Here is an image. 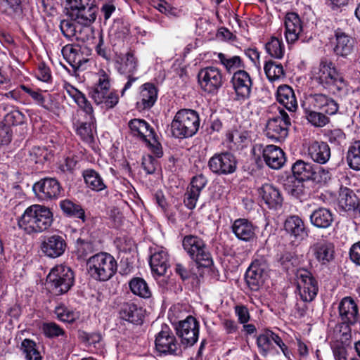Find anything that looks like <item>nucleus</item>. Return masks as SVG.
I'll list each match as a JSON object with an SVG mask.
<instances>
[{
	"label": "nucleus",
	"mask_w": 360,
	"mask_h": 360,
	"mask_svg": "<svg viewBox=\"0 0 360 360\" xmlns=\"http://www.w3.org/2000/svg\"><path fill=\"white\" fill-rule=\"evenodd\" d=\"M285 39L288 44L294 43L302 31L301 20L295 13H288L285 20Z\"/></svg>",
	"instance_id": "nucleus-34"
},
{
	"label": "nucleus",
	"mask_w": 360,
	"mask_h": 360,
	"mask_svg": "<svg viewBox=\"0 0 360 360\" xmlns=\"http://www.w3.org/2000/svg\"><path fill=\"white\" fill-rule=\"evenodd\" d=\"M328 141L334 146H342L346 139V135L340 129H328L325 133Z\"/></svg>",
	"instance_id": "nucleus-55"
},
{
	"label": "nucleus",
	"mask_w": 360,
	"mask_h": 360,
	"mask_svg": "<svg viewBox=\"0 0 360 360\" xmlns=\"http://www.w3.org/2000/svg\"><path fill=\"white\" fill-rule=\"evenodd\" d=\"M200 193L187 187L184 196V203L189 210H193L196 207Z\"/></svg>",
	"instance_id": "nucleus-56"
},
{
	"label": "nucleus",
	"mask_w": 360,
	"mask_h": 360,
	"mask_svg": "<svg viewBox=\"0 0 360 360\" xmlns=\"http://www.w3.org/2000/svg\"><path fill=\"white\" fill-rule=\"evenodd\" d=\"M231 229L235 236L240 240L252 243L257 239V226L247 219H236Z\"/></svg>",
	"instance_id": "nucleus-19"
},
{
	"label": "nucleus",
	"mask_w": 360,
	"mask_h": 360,
	"mask_svg": "<svg viewBox=\"0 0 360 360\" xmlns=\"http://www.w3.org/2000/svg\"><path fill=\"white\" fill-rule=\"evenodd\" d=\"M338 310L339 315L345 323L354 325L358 321V306L352 297H344L339 304Z\"/></svg>",
	"instance_id": "nucleus-24"
},
{
	"label": "nucleus",
	"mask_w": 360,
	"mask_h": 360,
	"mask_svg": "<svg viewBox=\"0 0 360 360\" xmlns=\"http://www.w3.org/2000/svg\"><path fill=\"white\" fill-rule=\"evenodd\" d=\"M208 167L213 173L226 175L236 171L237 161L235 156L231 153H221L215 154L210 159Z\"/></svg>",
	"instance_id": "nucleus-15"
},
{
	"label": "nucleus",
	"mask_w": 360,
	"mask_h": 360,
	"mask_svg": "<svg viewBox=\"0 0 360 360\" xmlns=\"http://www.w3.org/2000/svg\"><path fill=\"white\" fill-rule=\"evenodd\" d=\"M266 164L274 169H278L284 165L285 157L282 149L274 145H268L263 150Z\"/></svg>",
	"instance_id": "nucleus-28"
},
{
	"label": "nucleus",
	"mask_w": 360,
	"mask_h": 360,
	"mask_svg": "<svg viewBox=\"0 0 360 360\" xmlns=\"http://www.w3.org/2000/svg\"><path fill=\"white\" fill-rule=\"evenodd\" d=\"M158 98V89L151 83H146L140 87L139 101L136 103L139 109L146 110L153 107Z\"/></svg>",
	"instance_id": "nucleus-32"
},
{
	"label": "nucleus",
	"mask_w": 360,
	"mask_h": 360,
	"mask_svg": "<svg viewBox=\"0 0 360 360\" xmlns=\"http://www.w3.org/2000/svg\"><path fill=\"white\" fill-rule=\"evenodd\" d=\"M311 251L316 259L322 265L328 264L335 259V246L328 241L316 242L311 247Z\"/></svg>",
	"instance_id": "nucleus-25"
},
{
	"label": "nucleus",
	"mask_w": 360,
	"mask_h": 360,
	"mask_svg": "<svg viewBox=\"0 0 360 360\" xmlns=\"http://www.w3.org/2000/svg\"><path fill=\"white\" fill-rule=\"evenodd\" d=\"M12 139V131L11 127L6 124L0 122V143L6 145L9 143Z\"/></svg>",
	"instance_id": "nucleus-60"
},
{
	"label": "nucleus",
	"mask_w": 360,
	"mask_h": 360,
	"mask_svg": "<svg viewBox=\"0 0 360 360\" xmlns=\"http://www.w3.org/2000/svg\"><path fill=\"white\" fill-rule=\"evenodd\" d=\"M199 127L198 112L191 109H181L176 113L171 123V132L175 138L186 139L195 135Z\"/></svg>",
	"instance_id": "nucleus-7"
},
{
	"label": "nucleus",
	"mask_w": 360,
	"mask_h": 360,
	"mask_svg": "<svg viewBox=\"0 0 360 360\" xmlns=\"http://www.w3.org/2000/svg\"><path fill=\"white\" fill-rule=\"evenodd\" d=\"M231 83L237 100H245L250 96L252 81L248 72L243 70L235 72L231 78Z\"/></svg>",
	"instance_id": "nucleus-18"
},
{
	"label": "nucleus",
	"mask_w": 360,
	"mask_h": 360,
	"mask_svg": "<svg viewBox=\"0 0 360 360\" xmlns=\"http://www.w3.org/2000/svg\"><path fill=\"white\" fill-rule=\"evenodd\" d=\"M129 285L133 294L143 298L150 297V290L148 284L143 278L139 277L133 278Z\"/></svg>",
	"instance_id": "nucleus-49"
},
{
	"label": "nucleus",
	"mask_w": 360,
	"mask_h": 360,
	"mask_svg": "<svg viewBox=\"0 0 360 360\" xmlns=\"http://www.w3.org/2000/svg\"><path fill=\"white\" fill-rule=\"evenodd\" d=\"M60 207L63 214L72 218H78L85 221V212L79 204L75 203L69 199H65L60 202Z\"/></svg>",
	"instance_id": "nucleus-43"
},
{
	"label": "nucleus",
	"mask_w": 360,
	"mask_h": 360,
	"mask_svg": "<svg viewBox=\"0 0 360 360\" xmlns=\"http://www.w3.org/2000/svg\"><path fill=\"white\" fill-rule=\"evenodd\" d=\"M22 114L18 110H13L7 113L2 122L8 127L18 125L22 122Z\"/></svg>",
	"instance_id": "nucleus-58"
},
{
	"label": "nucleus",
	"mask_w": 360,
	"mask_h": 360,
	"mask_svg": "<svg viewBox=\"0 0 360 360\" xmlns=\"http://www.w3.org/2000/svg\"><path fill=\"white\" fill-rule=\"evenodd\" d=\"M290 125L291 121L288 114L283 109H280L278 115L268 120L265 134L271 140L281 142L288 136Z\"/></svg>",
	"instance_id": "nucleus-10"
},
{
	"label": "nucleus",
	"mask_w": 360,
	"mask_h": 360,
	"mask_svg": "<svg viewBox=\"0 0 360 360\" xmlns=\"http://www.w3.org/2000/svg\"><path fill=\"white\" fill-rule=\"evenodd\" d=\"M207 184V178L203 174H200L193 176L191 179V183L188 187L200 193Z\"/></svg>",
	"instance_id": "nucleus-57"
},
{
	"label": "nucleus",
	"mask_w": 360,
	"mask_h": 360,
	"mask_svg": "<svg viewBox=\"0 0 360 360\" xmlns=\"http://www.w3.org/2000/svg\"><path fill=\"white\" fill-rule=\"evenodd\" d=\"M266 52L273 58L281 59L283 57L285 49L281 40L272 37L265 46Z\"/></svg>",
	"instance_id": "nucleus-51"
},
{
	"label": "nucleus",
	"mask_w": 360,
	"mask_h": 360,
	"mask_svg": "<svg viewBox=\"0 0 360 360\" xmlns=\"http://www.w3.org/2000/svg\"><path fill=\"white\" fill-rule=\"evenodd\" d=\"M310 78L323 89L337 94L346 87L345 79L333 61L323 57L310 71Z\"/></svg>",
	"instance_id": "nucleus-1"
},
{
	"label": "nucleus",
	"mask_w": 360,
	"mask_h": 360,
	"mask_svg": "<svg viewBox=\"0 0 360 360\" xmlns=\"http://www.w3.org/2000/svg\"><path fill=\"white\" fill-rule=\"evenodd\" d=\"M83 177L87 186L95 191H101L106 188L101 176L92 169H87L83 172Z\"/></svg>",
	"instance_id": "nucleus-44"
},
{
	"label": "nucleus",
	"mask_w": 360,
	"mask_h": 360,
	"mask_svg": "<svg viewBox=\"0 0 360 360\" xmlns=\"http://www.w3.org/2000/svg\"><path fill=\"white\" fill-rule=\"evenodd\" d=\"M184 250L197 265L210 267L212 264V259L207 245L200 237L195 235H186L182 240Z\"/></svg>",
	"instance_id": "nucleus-8"
},
{
	"label": "nucleus",
	"mask_w": 360,
	"mask_h": 360,
	"mask_svg": "<svg viewBox=\"0 0 360 360\" xmlns=\"http://www.w3.org/2000/svg\"><path fill=\"white\" fill-rule=\"evenodd\" d=\"M75 280L72 270L66 266L58 265L55 266L49 274L46 281L56 295H62L67 292L73 285Z\"/></svg>",
	"instance_id": "nucleus-9"
},
{
	"label": "nucleus",
	"mask_w": 360,
	"mask_h": 360,
	"mask_svg": "<svg viewBox=\"0 0 360 360\" xmlns=\"http://www.w3.org/2000/svg\"><path fill=\"white\" fill-rule=\"evenodd\" d=\"M63 88L66 93L74 100L78 107L89 115V121L78 123L76 128V133L81 139L88 143L94 141L93 129L94 128V109L91 103L88 101L86 96L77 88L70 84L65 82Z\"/></svg>",
	"instance_id": "nucleus-3"
},
{
	"label": "nucleus",
	"mask_w": 360,
	"mask_h": 360,
	"mask_svg": "<svg viewBox=\"0 0 360 360\" xmlns=\"http://www.w3.org/2000/svg\"><path fill=\"white\" fill-rule=\"evenodd\" d=\"M84 27L85 25H79L70 18L62 20L60 23V29L66 38L71 39L75 37L77 40L82 41L89 40L93 33L91 27L89 33L84 30Z\"/></svg>",
	"instance_id": "nucleus-20"
},
{
	"label": "nucleus",
	"mask_w": 360,
	"mask_h": 360,
	"mask_svg": "<svg viewBox=\"0 0 360 360\" xmlns=\"http://www.w3.org/2000/svg\"><path fill=\"white\" fill-rule=\"evenodd\" d=\"M310 158L319 164L326 163L330 158V148L326 142H312L308 148Z\"/></svg>",
	"instance_id": "nucleus-35"
},
{
	"label": "nucleus",
	"mask_w": 360,
	"mask_h": 360,
	"mask_svg": "<svg viewBox=\"0 0 360 360\" xmlns=\"http://www.w3.org/2000/svg\"><path fill=\"white\" fill-rule=\"evenodd\" d=\"M150 266L152 271L158 276L165 275L169 266L167 252L163 250L155 252L150 256Z\"/></svg>",
	"instance_id": "nucleus-41"
},
{
	"label": "nucleus",
	"mask_w": 360,
	"mask_h": 360,
	"mask_svg": "<svg viewBox=\"0 0 360 360\" xmlns=\"http://www.w3.org/2000/svg\"><path fill=\"white\" fill-rule=\"evenodd\" d=\"M175 272L181 277L183 281L188 280L192 276H195V274L193 273L191 269H188L181 263L176 264Z\"/></svg>",
	"instance_id": "nucleus-61"
},
{
	"label": "nucleus",
	"mask_w": 360,
	"mask_h": 360,
	"mask_svg": "<svg viewBox=\"0 0 360 360\" xmlns=\"http://www.w3.org/2000/svg\"><path fill=\"white\" fill-rule=\"evenodd\" d=\"M316 110L305 109V117L313 126L323 127L329 122V118Z\"/></svg>",
	"instance_id": "nucleus-52"
},
{
	"label": "nucleus",
	"mask_w": 360,
	"mask_h": 360,
	"mask_svg": "<svg viewBox=\"0 0 360 360\" xmlns=\"http://www.w3.org/2000/svg\"><path fill=\"white\" fill-rule=\"evenodd\" d=\"M96 83L89 89V96L103 108H113L119 101V96L115 91L110 89V76L103 70L98 73Z\"/></svg>",
	"instance_id": "nucleus-5"
},
{
	"label": "nucleus",
	"mask_w": 360,
	"mask_h": 360,
	"mask_svg": "<svg viewBox=\"0 0 360 360\" xmlns=\"http://www.w3.org/2000/svg\"><path fill=\"white\" fill-rule=\"evenodd\" d=\"M278 334L273 330L265 328L257 338V345L259 353L263 356H266L274 349L273 342H276Z\"/></svg>",
	"instance_id": "nucleus-36"
},
{
	"label": "nucleus",
	"mask_w": 360,
	"mask_h": 360,
	"mask_svg": "<svg viewBox=\"0 0 360 360\" xmlns=\"http://www.w3.org/2000/svg\"><path fill=\"white\" fill-rule=\"evenodd\" d=\"M129 127L134 136H139L149 145L157 143L153 129L145 120L134 119L129 122Z\"/></svg>",
	"instance_id": "nucleus-23"
},
{
	"label": "nucleus",
	"mask_w": 360,
	"mask_h": 360,
	"mask_svg": "<svg viewBox=\"0 0 360 360\" xmlns=\"http://www.w3.org/2000/svg\"><path fill=\"white\" fill-rule=\"evenodd\" d=\"M67 15L79 25H85L84 30L90 32L91 25L95 22L98 8L94 0H66Z\"/></svg>",
	"instance_id": "nucleus-4"
},
{
	"label": "nucleus",
	"mask_w": 360,
	"mask_h": 360,
	"mask_svg": "<svg viewBox=\"0 0 360 360\" xmlns=\"http://www.w3.org/2000/svg\"><path fill=\"white\" fill-rule=\"evenodd\" d=\"M338 206L344 211L352 212L354 217H360V200L352 190L347 187L340 188Z\"/></svg>",
	"instance_id": "nucleus-21"
},
{
	"label": "nucleus",
	"mask_w": 360,
	"mask_h": 360,
	"mask_svg": "<svg viewBox=\"0 0 360 360\" xmlns=\"http://www.w3.org/2000/svg\"><path fill=\"white\" fill-rule=\"evenodd\" d=\"M218 58L229 72L244 67V63L242 59L238 56H231L227 54L219 53L218 54Z\"/></svg>",
	"instance_id": "nucleus-50"
},
{
	"label": "nucleus",
	"mask_w": 360,
	"mask_h": 360,
	"mask_svg": "<svg viewBox=\"0 0 360 360\" xmlns=\"http://www.w3.org/2000/svg\"><path fill=\"white\" fill-rule=\"evenodd\" d=\"M20 349L26 360H42V356L37 344L32 340L25 338L20 344Z\"/></svg>",
	"instance_id": "nucleus-45"
},
{
	"label": "nucleus",
	"mask_w": 360,
	"mask_h": 360,
	"mask_svg": "<svg viewBox=\"0 0 360 360\" xmlns=\"http://www.w3.org/2000/svg\"><path fill=\"white\" fill-rule=\"evenodd\" d=\"M66 242L59 235L46 237L41 244V252L49 257L56 258L62 255L66 248Z\"/></svg>",
	"instance_id": "nucleus-22"
},
{
	"label": "nucleus",
	"mask_w": 360,
	"mask_h": 360,
	"mask_svg": "<svg viewBox=\"0 0 360 360\" xmlns=\"http://www.w3.org/2000/svg\"><path fill=\"white\" fill-rule=\"evenodd\" d=\"M310 105L314 110H321L328 115H335L338 110V104L333 98L323 94H316L309 98Z\"/></svg>",
	"instance_id": "nucleus-27"
},
{
	"label": "nucleus",
	"mask_w": 360,
	"mask_h": 360,
	"mask_svg": "<svg viewBox=\"0 0 360 360\" xmlns=\"http://www.w3.org/2000/svg\"><path fill=\"white\" fill-rule=\"evenodd\" d=\"M37 77L44 82H49L51 80V72L50 68L44 63H41L38 65Z\"/></svg>",
	"instance_id": "nucleus-59"
},
{
	"label": "nucleus",
	"mask_w": 360,
	"mask_h": 360,
	"mask_svg": "<svg viewBox=\"0 0 360 360\" xmlns=\"http://www.w3.org/2000/svg\"><path fill=\"white\" fill-rule=\"evenodd\" d=\"M119 314L120 319L132 323L139 324L143 321L142 309L132 302L123 303Z\"/></svg>",
	"instance_id": "nucleus-38"
},
{
	"label": "nucleus",
	"mask_w": 360,
	"mask_h": 360,
	"mask_svg": "<svg viewBox=\"0 0 360 360\" xmlns=\"http://www.w3.org/2000/svg\"><path fill=\"white\" fill-rule=\"evenodd\" d=\"M284 228L287 233L296 238L302 239L307 236L304 221L298 216H290L285 221Z\"/></svg>",
	"instance_id": "nucleus-40"
},
{
	"label": "nucleus",
	"mask_w": 360,
	"mask_h": 360,
	"mask_svg": "<svg viewBox=\"0 0 360 360\" xmlns=\"http://www.w3.org/2000/svg\"><path fill=\"white\" fill-rule=\"evenodd\" d=\"M283 184L285 191L293 197L300 198L304 193L303 181L295 176H288Z\"/></svg>",
	"instance_id": "nucleus-46"
},
{
	"label": "nucleus",
	"mask_w": 360,
	"mask_h": 360,
	"mask_svg": "<svg viewBox=\"0 0 360 360\" xmlns=\"http://www.w3.org/2000/svg\"><path fill=\"white\" fill-rule=\"evenodd\" d=\"M311 224L317 229H326L334 221V214L328 208L320 207L315 209L309 217Z\"/></svg>",
	"instance_id": "nucleus-30"
},
{
	"label": "nucleus",
	"mask_w": 360,
	"mask_h": 360,
	"mask_svg": "<svg viewBox=\"0 0 360 360\" xmlns=\"http://www.w3.org/2000/svg\"><path fill=\"white\" fill-rule=\"evenodd\" d=\"M293 176L304 181L309 179H316L314 177L315 169L310 163L304 162L303 160L296 161L292 166Z\"/></svg>",
	"instance_id": "nucleus-42"
},
{
	"label": "nucleus",
	"mask_w": 360,
	"mask_h": 360,
	"mask_svg": "<svg viewBox=\"0 0 360 360\" xmlns=\"http://www.w3.org/2000/svg\"><path fill=\"white\" fill-rule=\"evenodd\" d=\"M155 348L162 354H174L179 347V345L167 325H162L161 330L155 338Z\"/></svg>",
	"instance_id": "nucleus-17"
},
{
	"label": "nucleus",
	"mask_w": 360,
	"mask_h": 360,
	"mask_svg": "<svg viewBox=\"0 0 360 360\" xmlns=\"http://www.w3.org/2000/svg\"><path fill=\"white\" fill-rule=\"evenodd\" d=\"M349 255L351 261L360 266V241L354 243L351 246Z\"/></svg>",
	"instance_id": "nucleus-63"
},
{
	"label": "nucleus",
	"mask_w": 360,
	"mask_h": 360,
	"mask_svg": "<svg viewBox=\"0 0 360 360\" xmlns=\"http://www.w3.org/2000/svg\"><path fill=\"white\" fill-rule=\"evenodd\" d=\"M137 67V59L131 51H129L124 55L118 56L115 60L117 70L126 76L133 75L136 71Z\"/></svg>",
	"instance_id": "nucleus-33"
},
{
	"label": "nucleus",
	"mask_w": 360,
	"mask_h": 360,
	"mask_svg": "<svg viewBox=\"0 0 360 360\" xmlns=\"http://www.w3.org/2000/svg\"><path fill=\"white\" fill-rule=\"evenodd\" d=\"M77 255L79 258L84 259L95 250V246L91 240L78 238L76 243Z\"/></svg>",
	"instance_id": "nucleus-54"
},
{
	"label": "nucleus",
	"mask_w": 360,
	"mask_h": 360,
	"mask_svg": "<svg viewBox=\"0 0 360 360\" xmlns=\"http://www.w3.org/2000/svg\"><path fill=\"white\" fill-rule=\"evenodd\" d=\"M276 98L290 112H295L297 108V102L293 89L288 85H281L277 89Z\"/></svg>",
	"instance_id": "nucleus-37"
},
{
	"label": "nucleus",
	"mask_w": 360,
	"mask_h": 360,
	"mask_svg": "<svg viewBox=\"0 0 360 360\" xmlns=\"http://www.w3.org/2000/svg\"><path fill=\"white\" fill-rule=\"evenodd\" d=\"M55 314L60 321L67 323H72L79 317L77 312L68 309L65 305L56 307Z\"/></svg>",
	"instance_id": "nucleus-53"
},
{
	"label": "nucleus",
	"mask_w": 360,
	"mask_h": 360,
	"mask_svg": "<svg viewBox=\"0 0 360 360\" xmlns=\"http://www.w3.org/2000/svg\"><path fill=\"white\" fill-rule=\"evenodd\" d=\"M175 330L181 343L186 347L193 346L198 340L199 323L192 316L179 321L175 325Z\"/></svg>",
	"instance_id": "nucleus-14"
},
{
	"label": "nucleus",
	"mask_w": 360,
	"mask_h": 360,
	"mask_svg": "<svg viewBox=\"0 0 360 360\" xmlns=\"http://www.w3.org/2000/svg\"><path fill=\"white\" fill-rule=\"evenodd\" d=\"M297 289L300 299L304 302H311L316 297L319 292L317 280L307 269H298L296 274Z\"/></svg>",
	"instance_id": "nucleus-12"
},
{
	"label": "nucleus",
	"mask_w": 360,
	"mask_h": 360,
	"mask_svg": "<svg viewBox=\"0 0 360 360\" xmlns=\"http://www.w3.org/2000/svg\"><path fill=\"white\" fill-rule=\"evenodd\" d=\"M62 53L75 70L81 68L88 61L81 48L77 46L66 45L62 49Z\"/></svg>",
	"instance_id": "nucleus-31"
},
{
	"label": "nucleus",
	"mask_w": 360,
	"mask_h": 360,
	"mask_svg": "<svg viewBox=\"0 0 360 360\" xmlns=\"http://www.w3.org/2000/svg\"><path fill=\"white\" fill-rule=\"evenodd\" d=\"M81 337L84 342L89 345H94V347L97 343L100 342L102 339L101 334L98 333H88L84 332Z\"/></svg>",
	"instance_id": "nucleus-62"
},
{
	"label": "nucleus",
	"mask_w": 360,
	"mask_h": 360,
	"mask_svg": "<svg viewBox=\"0 0 360 360\" xmlns=\"http://www.w3.org/2000/svg\"><path fill=\"white\" fill-rule=\"evenodd\" d=\"M86 266L91 277L99 281H108L117 270V261L107 252H99L90 257Z\"/></svg>",
	"instance_id": "nucleus-6"
},
{
	"label": "nucleus",
	"mask_w": 360,
	"mask_h": 360,
	"mask_svg": "<svg viewBox=\"0 0 360 360\" xmlns=\"http://www.w3.org/2000/svg\"><path fill=\"white\" fill-rule=\"evenodd\" d=\"M198 80L203 91L214 95L223 85L224 76L218 68L208 66L199 71Z\"/></svg>",
	"instance_id": "nucleus-13"
},
{
	"label": "nucleus",
	"mask_w": 360,
	"mask_h": 360,
	"mask_svg": "<svg viewBox=\"0 0 360 360\" xmlns=\"http://www.w3.org/2000/svg\"><path fill=\"white\" fill-rule=\"evenodd\" d=\"M258 192L269 208L277 210L281 207L283 197L276 187L272 184H265L258 189Z\"/></svg>",
	"instance_id": "nucleus-26"
},
{
	"label": "nucleus",
	"mask_w": 360,
	"mask_h": 360,
	"mask_svg": "<svg viewBox=\"0 0 360 360\" xmlns=\"http://www.w3.org/2000/svg\"><path fill=\"white\" fill-rule=\"evenodd\" d=\"M33 191L39 198L43 200H51L59 198L62 187L55 178H44L33 185Z\"/></svg>",
	"instance_id": "nucleus-16"
},
{
	"label": "nucleus",
	"mask_w": 360,
	"mask_h": 360,
	"mask_svg": "<svg viewBox=\"0 0 360 360\" xmlns=\"http://www.w3.org/2000/svg\"><path fill=\"white\" fill-rule=\"evenodd\" d=\"M347 162L350 168L360 170V141H356L349 147Z\"/></svg>",
	"instance_id": "nucleus-48"
},
{
	"label": "nucleus",
	"mask_w": 360,
	"mask_h": 360,
	"mask_svg": "<svg viewBox=\"0 0 360 360\" xmlns=\"http://www.w3.org/2000/svg\"><path fill=\"white\" fill-rule=\"evenodd\" d=\"M42 331L46 337L53 338L62 336L64 342L63 348L67 354L72 352V346L70 344V340L65 335L64 330L54 322L44 323L41 327Z\"/></svg>",
	"instance_id": "nucleus-39"
},
{
	"label": "nucleus",
	"mask_w": 360,
	"mask_h": 360,
	"mask_svg": "<svg viewBox=\"0 0 360 360\" xmlns=\"http://www.w3.org/2000/svg\"><path fill=\"white\" fill-rule=\"evenodd\" d=\"M268 270L266 258L257 254L245 273V279L247 285L253 291L258 290L264 283Z\"/></svg>",
	"instance_id": "nucleus-11"
},
{
	"label": "nucleus",
	"mask_w": 360,
	"mask_h": 360,
	"mask_svg": "<svg viewBox=\"0 0 360 360\" xmlns=\"http://www.w3.org/2000/svg\"><path fill=\"white\" fill-rule=\"evenodd\" d=\"M235 312L241 323H246L250 320V314L248 309L245 306H236Z\"/></svg>",
	"instance_id": "nucleus-64"
},
{
	"label": "nucleus",
	"mask_w": 360,
	"mask_h": 360,
	"mask_svg": "<svg viewBox=\"0 0 360 360\" xmlns=\"http://www.w3.org/2000/svg\"><path fill=\"white\" fill-rule=\"evenodd\" d=\"M264 70L270 82L277 81L285 77L283 65L271 60L265 63Z\"/></svg>",
	"instance_id": "nucleus-47"
},
{
	"label": "nucleus",
	"mask_w": 360,
	"mask_h": 360,
	"mask_svg": "<svg viewBox=\"0 0 360 360\" xmlns=\"http://www.w3.org/2000/svg\"><path fill=\"white\" fill-rule=\"evenodd\" d=\"M336 44L334 52L336 55L347 57L352 53L354 49V39L342 29L338 28L335 31Z\"/></svg>",
	"instance_id": "nucleus-29"
},
{
	"label": "nucleus",
	"mask_w": 360,
	"mask_h": 360,
	"mask_svg": "<svg viewBox=\"0 0 360 360\" xmlns=\"http://www.w3.org/2000/svg\"><path fill=\"white\" fill-rule=\"evenodd\" d=\"M52 223L53 213L51 210L39 204L29 206L18 218V228L30 235L47 230Z\"/></svg>",
	"instance_id": "nucleus-2"
}]
</instances>
